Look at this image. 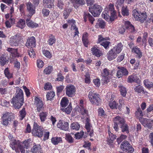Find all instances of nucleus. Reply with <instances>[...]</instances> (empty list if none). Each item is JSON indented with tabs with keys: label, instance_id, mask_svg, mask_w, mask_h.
Instances as JSON below:
<instances>
[{
	"label": "nucleus",
	"instance_id": "obj_1",
	"mask_svg": "<svg viewBox=\"0 0 153 153\" xmlns=\"http://www.w3.org/2000/svg\"><path fill=\"white\" fill-rule=\"evenodd\" d=\"M28 140H25L22 143H20L19 140L17 141L15 139H13L10 141V145L12 149L15 150L16 152H18L19 149L21 153H25V148L27 149L29 146Z\"/></svg>",
	"mask_w": 153,
	"mask_h": 153
},
{
	"label": "nucleus",
	"instance_id": "obj_2",
	"mask_svg": "<svg viewBox=\"0 0 153 153\" xmlns=\"http://www.w3.org/2000/svg\"><path fill=\"white\" fill-rule=\"evenodd\" d=\"M15 108L19 109L24 103L23 93L22 90L20 89L15 97H13L11 101Z\"/></svg>",
	"mask_w": 153,
	"mask_h": 153
},
{
	"label": "nucleus",
	"instance_id": "obj_3",
	"mask_svg": "<svg viewBox=\"0 0 153 153\" xmlns=\"http://www.w3.org/2000/svg\"><path fill=\"white\" fill-rule=\"evenodd\" d=\"M88 98L92 104L98 105L100 103L101 99L100 95L94 91H91L89 92Z\"/></svg>",
	"mask_w": 153,
	"mask_h": 153
},
{
	"label": "nucleus",
	"instance_id": "obj_4",
	"mask_svg": "<svg viewBox=\"0 0 153 153\" xmlns=\"http://www.w3.org/2000/svg\"><path fill=\"white\" fill-rule=\"evenodd\" d=\"M133 16L136 20L143 22L146 20L147 16L145 12L139 13L136 9H134L133 11Z\"/></svg>",
	"mask_w": 153,
	"mask_h": 153
},
{
	"label": "nucleus",
	"instance_id": "obj_5",
	"mask_svg": "<svg viewBox=\"0 0 153 153\" xmlns=\"http://www.w3.org/2000/svg\"><path fill=\"white\" fill-rule=\"evenodd\" d=\"M102 10V7L97 4H94L92 7L89 8V11L94 17L98 16Z\"/></svg>",
	"mask_w": 153,
	"mask_h": 153
},
{
	"label": "nucleus",
	"instance_id": "obj_6",
	"mask_svg": "<svg viewBox=\"0 0 153 153\" xmlns=\"http://www.w3.org/2000/svg\"><path fill=\"white\" fill-rule=\"evenodd\" d=\"M10 39V45L11 46H17L22 39V35L20 33H17L14 36L11 37Z\"/></svg>",
	"mask_w": 153,
	"mask_h": 153
},
{
	"label": "nucleus",
	"instance_id": "obj_7",
	"mask_svg": "<svg viewBox=\"0 0 153 153\" xmlns=\"http://www.w3.org/2000/svg\"><path fill=\"white\" fill-rule=\"evenodd\" d=\"M43 128L38 126L37 124H34L32 131V134L34 135L41 137L43 135Z\"/></svg>",
	"mask_w": 153,
	"mask_h": 153
},
{
	"label": "nucleus",
	"instance_id": "obj_8",
	"mask_svg": "<svg viewBox=\"0 0 153 153\" xmlns=\"http://www.w3.org/2000/svg\"><path fill=\"white\" fill-rule=\"evenodd\" d=\"M120 148L123 151L127 153H131L134 151V149L132 146L127 141H124L121 144Z\"/></svg>",
	"mask_w": 153,
	"mask_h": 153
},
{
	"label": "nucleus",
	"instance_id": "obj_9",
	"mask_svg": "<svg viewBox=\"0 0 153 153\" xmlns=\"http://www.w3.org/2000/svg\"><path fill=\"white\" fill-rule=\"evenodd\" d=\"M2 118V124L7 126L8 125L9 122L13 120L14 117L12 114L7 113L4 114Z\"/></svg>",
	"mask_w": 153,
	"mask_h": 153
},
{
	"label": "nucleus",
	"instance_id": "obj_10",
	"mask_svg": "<svg viewBox=\"0 0 153 153\" xmlns=\"http://www.w3.org/2000/svg\"><path fill=\"white\" fill-rule=\"evenodd\" d=\"M66 95L69 97H72L75 94L76 89L75 87L73 85H68L65 88Z\"/></svg>",
	"mask_w": 153,
	"mask_h": 153
},
{
	"label": "nucleus",
	"instance_id": "obj_11",
	"mask_svg": "<svg viewBox=\"0 0 153 153\" xmlns=\"http://www.w3.org/2000/svg\"><path fill=\"white\" fill-rule=\"evenodd\" d=\"M108 13L111 14L110 20L111 21H113L116 17V12L114 10V5L110 4L108 6Z\"/></svg>",
	"mask_w": 153,
	"mask_h": 153
},
{
	"label": "nucleus",
	"instance_id": "obj_12",
	"mask_svg": "<svg viewBox=\"0 0 153 153\" xmlns=\"http://www.w3.org/2000/svg\"><path fill=\"white\" fill-rule=\"evenodd\" d=\"M119 69L117 72L116 76L118 78L122 77L123 76H127L128 74V72L127 70L124 67H118Z\"/></svg>",
	"mask_w": 153,
	"mask_h": 153
},
{
	"label": "nucleus",
	"instance_id": "obj_13",
	"mask_svg": "<svg viewBox=\"0 0 153 153\" xmlns=\"http://www.w3.org/2000/svg\"><path fill=\"white\" fill-rule=\"evenodd\" d=\"M27 10L29 14L28 16L31 17L35 12V7L31 2H29L27 3Z\"/></svg>",
	"mask_w": 153,
	"mask_h": 153
},
{
	"label": "nucleus",
	"instance_id": "obj_14",
	"mask_svg": "<svg viewBox=\"0 0 153 153\" xmlns=\"http://www.w3.org/2000/svg\"><path fill=\"white\" fill-rule=\"evenodd\" d=\"M34 104L36 107L37 110L39 112L40 111L43 107V102L41 99L37 97H35Z\"/></svg>",
	"mask_w": 153,
	"mask_h": 153
},
{
	"label": "nucleus",
	"instance_id": "obj_15",
	"mask_svg": "<svg viewBox=\"0 0 153 153\" xmlns=\"http://www.w3.org/2000/svg\"><path fill=\"white\" fill-rule=\"evenodd\" d=\"M36 39L33 36L28 38L27 40L26 46L28 48H33L36 46Z\"/></svg>",
	"mask_w": 153,
	"mask_h": 153
},
{
	"label": "nucleus",
	"instance_id": "obj_16",
	"mask_svg": "<svg viewBox=\"0 0 153 153\" xmlns=\"http://www.w3.org/2000/svg\"><path fill=\"white\" fill-rule=\"evenodd\" d=\"M108 134L109 140H108V144L111 147L113 148L114 147V144L113 141L116 139V136L115 135L111 133L110 130H108Z\"/></svg>",
	"mask_w": 153,
	"mask_h": 153
},
{
	"label": "nucleus",
	"instance_id": "obj_17",
	"mask_svg": "<svg viewBox=\"0 0 153 153\" xmlns=\"http://www.w3.org/2000/svg\"><path fill=\"white\" fill-rule=\"evenodd\" d=\"M57 127L61 129L66 131L68 128V123L67 122L63 123L62 121L60 120L57 124Z\"/></svg>",
	"mask_w": 153,
	"mask_h": 153
},
{
	"label": "nucleus",
	"instance_id": "obj_18",
	"mask_svg": "<svg viewBox=\"0 0 153 153\" xmlns=\"http://www.w3.org/2000/svg\"><path fill=\"white\" fill-rule=\"evenodd\" d=\"M91 51L93 55L97 57H99L102 55L101 51L99 50L97 45H94L91 48Z\"/></svg>",
	"mask_w": 153,
	"mask_h": 153
},
{
	"label": "nucleus",
	"instance_id": "obj_19",
	"mask_svg": "<svg viewBox=\"0 0 153 153\" xmlns=\"http://www.w3.org/2000/svg\"><path fill=\"white\" fill-rule=\"evenodd\" d=\"M68 22L70 25L71 26V29L74 30V37H75L76 35L78 36L79 33L78 31V28L75 25V20L73 19L69 20L68 21Z\"/></svg>",
	"mask_w": 153,
	"mask_h": 153
},
{
	"label": "nucleus",
	"instance_id": "obj_20",
	"mask_svg": "<svg viewBox=\"0 0 153 153\" xmlns=\"http://www.w3.org/2000/svg\"><path fill=\"white\" fill-rule=\"evenodd\" d=\"M71 1L74 8H76L85 4V0H71Z\"/></svg>",
	"mask_w": 153,
	"mask_h": 153
},
{
	"label": "nucleus",
	"instance_id": "obj_21",
	"mask_svg": "<svg viewBox=\"0 0 153 153\" xmlns=\"http://www.w3.org/2000/svg\"><path fill=\"white\" fill-rule=\"evenodd\" d=\"M117 54L112 49L109 51L107 53V57L109 61L112 60L117 56Z\"/></svg>",
	"mask_w": 153,
	"mask_h": 153
},
{
	"label": "nucleus",
	"instance_id": "obj_22",
	"mask_svg": "<svg viewBox=\"0 0 153 153\" xmlns=\"http://www.w3.org/2000/svg\"><path fill=\"white\" fill-rule=\"evenodd\" d=\"M128 82L129 83H132L135 82L138 83L140 82V79L137 75H132L128 76Z\"/></svg>",
	"mask_w": 153,
	"mask_h": 153
},
{
	"label": "nucleus",
	"instance_id": "obj_23",
	"mask_svg": "<svg viewBox=\"0 0 153 153\" xmlns=\"http://www.w3.org/2000/svg\"><path fill=\"white\" fill-rule=\"evenodd\" d=\"M131 51L132 52L135 53L137 55V56L139 58L142 56V52L141 51L140 48L137 46H134L131 48Z\"/></svg>",
	"mask_w": 153,
	"mask_h": 153
},
{
	"label": "nucleus",
	"instance_id": "obj_24",
	"mask_svg": "<svg viewBox=\"0 0 153 153\" xmlns=\"http://www.w3.org/2000/svg\"><path fill=\"white\" fill-rule=\"evenodd\" d=\"M85 128L89 135L91 137L92 136L93 134V131L92 126L88 121H87L85 123Z\"/></svg>",
	"mask_w": 153,
	"mask_h": 153
},
{
	"label": "nucleus",
	"instance_id": "obj_25",
	"mask_svg": "<svg viewBox=\"0 0 153 153\" xmlns=\"http://www.w3.org/2000/svg\"><path fill=\"white\" fill-rule=\"evenodd\" d=\"M43 5L45 7L51 8L53 6V0H43Z\"/></svg>",
	"mask_w": 153,
	"mask_h": 153
},
{
	"label": "nucleus",
	"instance_id": "obj_26",
	"mask_svg": "<svg viewBox=\"0 0 153 153\" xmlns=\"http://www.w3.org/2000/svg\"><path fill=\"white\" fill-rule=\"evenodd\" d=\"M123 45L121 43H119L112 49L117 54L119 53L122 50Z\"/></svg>",
	"mask_w": 153,
	"mask_h": 153
},
{
	"label": "nucleus",
	"instance_id": "obj_27",
	"mask_svg": "<svg viewBox=\"0 0 153 153\" xmlns=\"http://www.w3.org/2000/svg\"><path fill=\"white\" fill-rule=\"evenodd\" d=\"M27 25L28 27L31 28L36 27L38 26V24L32 21L30 19H27L26 20Z\"/></svg>",
	"mask_w": 153,
	"mask_h": 153
},
{
	"label": "nucleus",
	"instance_id": "obj_28",
	"mask_svg": "<svg viewBox=\"0 0 153 153\" xmlns=\"http://www.w3.org/2000/svg\"><path fill=\"white\" fill-rule=\"evenodd\" d=\"M125 25L127 27V29L128 30L132 33L135 32V30L134 26L131 25L130 22L127 21L125 22Z\"/></svg>",
	"mask_w": 153,
	"mask_h": 153
},
{
	"label": "nucleus",
	"instance_id": "obj_29",
	"mask_svg": "<svg viewBox=\"0 0 153 153\" xmlns=\"http://www.w3.org/2000/svg\"><path fill=\"white\" fill-rule=\"evenodd\" d=\"M88 34L87 33H85L83 34L82 40L84 46L86 47H88Z\"/></svg>",
	"mask_w": 153,
	"mask_h": 153
},
{
	"label": "nucleus",
	"instance_id": "obj_30",
	"mask_svg": "<svg viewBox=\"0 0 153 153\" xmlns=\"http://www.w3.org/2000/svg\"><path fill=\"white\" fill-rule=\"evenodd\" d=\"M114 121L115 123H117L119 126L125 122L124 119L118 116L115 117L114 119Z\"/></svg>",
	"mask_w": 153,
	"mask_h": 153
},
{
	"label": "nucleus",
	"instance_id": "obj_31",
	"mask_svg": "<svg viewBox=\"0 0 153 153\" xmlns=\"http://www.w3.org/2000/svg\"><path fill=\"white\" fill-rule=\"evenodd\" d=\"M48 113L46 111H42L39 113V116L42 122H44L47 119Z\"/></svg>",
	"mask_w": 153,
	"mask_h": 153
},
{
	"label": "nucleus",
	"instance_id": "obj_32",
	"mask_svg": "<svg viewBox=\"0 0 153 153\" xmlns=\"http://www.w3.org/2000/svg\"><path fill=\"white\" fill-rule=\"evenodd\" d=\"M32 153H43L40 147L37 145H34L31 149Z\"/></svg>",
	"mask_w": 153,
	"mask_h": 153
},
{
	"label": "nucleus",
	"instance_id": "obj_33",
	"mask_svg": "<svg viewBox=\"0 0 153 153\" xmlns=\"http://www.w3.org/2000/svg\"><path fill=\"white\" fill-rule=\"evenodd\" d=\"M134 90L138 93H140L142 92L143 94H145L147 93L146 91L144 90L142 86L140 85H138L136 86L134 88Z\"/></svg>",
	"mask_w": 153,
	"mask_h": 153
},
{
	"label": "nucleus",
	"instance_id": "obj_34",
	"mask_svg": "<svg viewBox=\"0 0 153 153\" xmlns=\"http://www.w3.org/2000/svg\"><path fill=\"white\" fill-rule=\"evenodd\" d=\"M17 27H19L21 29L23 28L25 26V21L23 19H20L17 23L16 25Z\"/></svg>",
	"mask_w": 153,
	"mask_h": 153
},
{
	"label": "nucleus",
	"instance_id": "obj_35",
	"mask_svg": "<svg viewBox=\"0 0 153 153\" xmlns=\"http://www.w3.org/2000/svg\"><path fill=\"white\" fill-rule=\"evenodd\" d=\"M124 2V0H119L116 2L115 4V6L118 9V10L119 9H122L123 7V4Z\"/></svg>",
	"mask_w": 153,
	"mask_h": 153
},
{
	"label": "nucleus",
	"instance_id": "obj_36",
	"mask_svg": "<svg viewBox=\"0 0 153 153\" xmlns=\"http://www.w3.org/2000/svg\"><path fill=\"white\" fill-rule=\"evenodd\" d=\"M62 139L61 137H55L51 139L52 143L54 145H56L59 143L62 142Z\"/></svg>",
	"mask_w": 153,
	"mask_h": 153
},
{
	"label": "nucleus",
	"instance_id": "obj_37",
	"mask_svg": "<svg viewBox=\"0 0 153 153\" xmlns=\"http://www.w3.org/2000/svg\"><path fill=\"white\" fill-rule=\"evenodd\" d=\"M11 90L10 87H7L6 88H0V94H4L9 93Z\"/></svg>",
	"mask_w": 153,
	"mask_h": 153
},
{
	"label": "nucleus",
	"instance_id": "obj_38",
	"mask_svg": "<svg viewBox=\"0 0 153 153\" xmlns=\"http://www.w3.org/2000/svg\"><path fill=\"white\" fill-rule=\"evenodd\" d=\"M105 25V22L101 19H99L97 21L96 26L97 28L100 27L103 28Z\"/></svg>",
	"mask_w": 153,
	"mask_h": 153
},
{
	"label": "nucleus",
	"instance_id": "obj_39",
	"mask_svg": "<svg viewBox=\"0 0 153 153\" xmlns=\"http://www.w3.org/2000/svg\"><path fill=\"white\" fill-rule=\"evenodd\" d=\"M119 88L121 95L123 97H125L127 93V91L126 88L121 85L119 86Z\"/></svg>",
	"mask_w": 153,
	"mask_h": 153
},
{
	"label": "nucleus",
	"instance_id": "obj_40",
	"mask_svg": "<svg viewBox=\"0 0 153 153\" xmlns=\"http://www.w3.org/2000/svg\"><path fill=\"white\" fill-rule=\"evenodd\" d=\"M69 102L68 100L66 97H63L61 102V105L62 108H64L66 107L68 104Z\"/></svg>",
	"mask_w": 153,
	"mask_h": 153
},
{
	"label": "nucleus",
	"instance_id": "obj_41",
	"mask_svg": "<svg viewBox=\"0 0 153 153\" xmlns=\"http://www.w3.org/2000/svg\"><path fill=\"white\" fill-rule=\"evenodd\" d=\"M123 132L126 131L127 133L128 132V127L125 122L120 126Z\"/></svg>",
	"mask_w": 153,
	"mask_h": 153
},
{
	"label": "nucleus",
	"instance_id": "obj_42",
	"mask_svg": "<svg viewBox=\"0 0 153 153\" xmlns=\"http://www.w3.org/2000/svg\"><path fill=\"white\" fill-rule=\"evenodd\" d=\"M25 109V108H23L22 110L20 111L19 112V117H20V119L21 120H23L26 115V112Z\"/></svg>",
	"mask_w": 153,
	"mask_h": 153
},
{
	"label": "nucleus",
	"instance_id": "obj_43",
	"mask_svg": "<svg viewBox=\"0 0 153 153\" xmlns=\"http://www.w3.org/2000/svg\"><path fill=\"white\" fill-rule=\"evenodd\" d=\"M49 38L48 41V43L50 45H52L56 42V39L55 36L52 34H51L49 36Z\"/></svg>",
	"mask_w": 153,
	"mask_h": 153
},
{
	"label": "nucleus",
	"instance_id": "obj_44",
	"mask_svg": "<svg viewBox=\"0 0 153 153\" xmlns=\"http://www.w3.org/2000/svg\"><path fill=\"white\" fill-rule=\"evenodd\" d=\"M4 73L6 77L8 79H10L12 77V74L10 72L8 68H6L4 69Z\"/></svg>",
	"mask_w": 153,
	"mask_h": 153
},
{
	"label": "nucleus",
	"instance_id": "obj_45",
	"mask_svg": "<svg viewBox=\"0 0 153 153\" xmlns=\"http://www.w3.org/2000/svg\"><path fill=\"white\" fill-rule=\"evenodd\" d=\"M80 125L78 123H74L71 124V128L73 130H78L80 128Z\"/></svg>",
	"mask_w": 153,
	"mask_h": 153
},
{
	"label": "nucleus",
	"instance_id": "obj_46",
	"mask_svg": "<svg viewBox=\"0 0 153 153\" xmlns=\"http://www.w3.org/2000/svg\"><path fill=\"white\" fill-rule=\"evenodd\" d=\"M55 93L54 92L51 91L48 92L46 95V97L47 100H51L54 97Z\"/></svg>",
	"mask_w": 153,
	"mask_h": 153
},
{
	"label": "nucleus",
	"instance_id": "obj_47",
	"mask_svg": "<svg viewBox=\"0 0 153 153\" xmlns=\"http://www.w3.org/2000/svg\"><path fill=\"white\" fill-rule=\"evenodd\" d=\"M61 109L63 112L69 114L71 113L72 110V108L71 106L69 105L67 108H62Z\"/></svg>",
	"mask_w": 153,
	"mask_h": 153
},
{
	"label": "nucleus",
	"instance_id": "obj_48",
	"mask_svg": "<svg viewBox=\"0 0 153 153\" xmlns=\"http://www.w3.org/2000/svg\"><path fill=\"white\" fill-rule=\"evenodd\" d=\"M135 115L137 117L139 118V119L143 118L142 117L143 116V113L140 108H138L136 111Z\"/></svg>",
	"mask_w": 153,
	"mask_h": 153
},
{
	"label": "nucleus",
	"instance_id": "obj_49",
	"mask_svg": "<svg viewBox=\"0 0 153 153\" xmlns=\"http://www.w3.org/2000/svg\"><path fill=\"white\" fill-rule=\"evenodd\" d=\"M109 14L108 13V12H106L105 11L102 12V18L105 19L107 21L111 22L110 20V17H111V16H109Z\"/></svg>",
	"mask_w": 153,
	"mask_h": 153
},
{
	"label": "nucleus",
	"instance_id": "obj_50",
	"mask_svg": "<svg viewBox=\"0 0 153 153\" xmlns=\"http://www.w3.org/2000/svg\"><path fill=\"white\" fill-rule=\"evenodd\" d=\"M118 104L114 101H111L109 103V106L110 108L112 109H114L117 108Z\"/></svg>",
	"mask_w": 153,
	"mask_h": 153
},
{
	"label": "nucleus",
	"instance_id": "obj_51",
	"mask_svg": "<svg viewBox=\"0 0 153 153\" xmlns=\"http://www.w3.org/2000/svg\"><path fill=\"white\" fill-rule=\"evenodd\" d=\"M88 18L89 21L91 23L93 24L94 21V18L91 16L90 14L88 13L86 15L85 17H84V20L85 22L86 21V19Z\"/></svg>",
	"mask_w": 153,
	"mask_h": 153
},
{
	"label": "nucleus",
	"instance_id": "obj_52",
	"mask_svg": "<svg viewBox=\"0 0 153 153\" xmlns=\"http://www.w3.org/2000/svg\"><path fill=\"white\" fill-rule=\"evenodd\" d=\"M139 120L145 127H146L147 125V124L148 123V122H149V119L141 118L139 119Z\"/></svg>",
	"mask_w": 153,
	"mask_h": 153
},
{
	"label": "nucleus",
	"instance_id": "obj_53",
	"mask_svg": "<svg viewBox=\"0 0 153 153\" xmlns=\"http://www.w3.org/2000/svg\"><path fill=\"white\" fill-rule=\"evenodd\" d=\"M8 60H7L5 57L1 56L0 58V63L1 66H3L6 63L8 62Z\"/></svg>",
	"mask_w": 153,
	"mask_h": 153
},
{
	"label": "nucleus",
	"instance_id": "obj_54",
	"mask_svg": "<svg viewBox=\"0 0 153 153\" xmlns=\"http://www.w3.org/2000/svg\"><path fill=\"white\" fill-rule=\"evenodd\" d=\"M122 14L123 16H128L129 15L128 10L127 7H124L121 9Z\"/></svg>",
	"mask_w": 153,
	"mask_h": 153
},
{
	"label": "nucleus",
	"instance_id": "obj_55",
	"mask_svg": "<svg viewBox=\"0 0 153 153\" xmlns=\"http://www.w3.org/2000/svg\"><path fill=\"white\" fill-rule=\"evenodd\" d=\"M71 10L69 9H66L63 12V16L65 19H67L69 15Z\"/></svg>",
	"mask_w": 153,
	"mask_h": 153
},
{
	"label": "nucleus",
	"instance_id": "obj_56",
	"mask_svg": "<svg viewBox=\"0 0 153 153\" xmlns=\"http://www.w3.org/2000/svg\"><path fill=\"white\" fill-rule=\"evenodd\" d=\"M52 69V67L51 66H49L45 69L44 72L46 74H49L51 72Z\"/></svg>",
	"mask_w": 153,
	"mask_h": 153
},
{
	"label": "nucleus",
	"instance_id": "obj_57",
	"mask_svg": "<svg viewBox=\"0 0 153 153\" xmlns=\"http://www.w3.org/2000/svg\"><path fill=\"white\" fill-rule=\"evenodd\" d=\"M65 139L69 143H72L74 142L73 138L69 134H67L66 135Z\"/></svg>",
	"mask_w": 153,
	"mask_h": 153
},
{
	"label": "nucleus",
	"instance_id": "obj_58",
	"mask_svg": "<svg viewBox=\"0 0 153 153\" xmlns=\"http://www.w3.org/2000/svg\"><path fill=\"white\" fill-rule=\"evenodd\" d=\"M126 29H127V27L126 25H125V23L124 25L121 26L120 27L118 30L120 34H122L125 32Z\"/></svg>",
	"mask_w": 153,
	"mask_h": 153
},
{
	"label": "nucleus",
	"instance_id": "obj_59",
	"mask_svg": "<svg viewBox=\"0 0 153 153\" xmlns=\"http://www.w3.org/2000/svg\"><path fill=\"white\" fill-rule=\"evenodd\" d=\"M80 109V112L83 115L87 114L88 113V111L83 107L81 106V107H79Z\"/></svg>",
	"mask_w": 153,
	"mask_h": 153
},
{
	"label": "nucleus",
	"instance_id": "obj_60",
	"mask_svg": "<svg viewBox=\"0 0 153 153\" xmlns=\"http://www.w3.org/2000/svg\"><path fill=\"white\" fill-rule=\"evenodd\" d=\"M84 134V132L82 131L75 134V137L76 139H80L82 138Z\"/></svg>",
	"mask_w": 153,
	"mask_h": 153
},
{
	"label": "nucleus",
	"instance_id": "obj_61",
	"mask_svg": "<svg viewBox=\"0 0 153 153\" xmlns=\"http://www.w3.org/2000/svg\"><path fill=\"white\" fill-rule=\"evenodd\" d=\"M42 53L43 54L47 57L50 58L51 57V55L48 51L43 50L42 51Z\"/></svg>",
	"mask_w": 153,
	"mask_h": 153
},
{
	"label": "nucleus",
	"instance_id": "obj_62",
	"mask_svg": "<svg viewBox=\"0 0 153 153\" xmlns=\"http://www.w3.org/2000/svg\"><path fill=\"white\" fill-rule=\"evenodd\" d=\"M110 43V42L105 40L103 41L101 44V45L103 46L105 49H106L107 48L109 47V45Z\"/></svg>",
	"mask_w": 153,
	"mask_h": 153
},
{
	"label": "nucleus",
	"instance_id": "obj_63",
	"mask_svg": "<svg viewBox=\"0 0 153 153\" xmlns=\"http://www.w3.org/2000/svg\"><path fill=\"white\" fill-rule=\"evenodd\" d=\"M57 76L56 79L57 81H62L64 78V76L62 75V74L60 72L57 74Z\"/></svg>",
	"mask_w": 153,
	"mask_h": 153
},
{
	"label": "nucleus",
	"instance_id": "obj_64",
	"mask_svg": "<svg viewBox=\"0 0 153 153\" xmlns=\"http://www.w3.org/2000/svg\"><path fill=\"white\" fill-rule=\"evenodd\" d=\"M64 5V3L62 0H58L57 6L59 9H62Z\"/></svg>",
	"mask_w": 153,
	"mask_h": 153
}]
</instances>
